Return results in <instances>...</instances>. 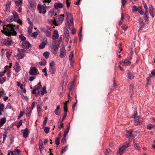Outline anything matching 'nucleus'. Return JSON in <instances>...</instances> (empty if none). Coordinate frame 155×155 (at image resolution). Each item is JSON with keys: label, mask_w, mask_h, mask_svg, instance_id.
I'll list each match as a JSON object with an SVG mask.
<instances>
[{"label": "nucleus", "mask_w": 155, "mask_h": 155, "mask_svg": "<svg viewBox=\"0 0 155 155\" xmlns=\"http://www.w3.org/2000/svg\"><path fill=\"white\" fill-rule=\"evenodd\" d=\"M54 34L52 37V39L53 40H55L57 39L59 37L58 31L57 30H54Z\"/></svg>", "instance_id": "obj_16"}, {"label": "nucleus", "mask_w": 155, "mask_h": 155, "mask_svg": "<svg viewBox=\"0 0 155 155\" xmlns=\"http://www.w3.org/2000/svg\"><path fill=\"white\" fill-rule=\"evenodd\" d=\"M7 21L8 22H11L14 21H15V19L13 16H9L8 18H7Z\"/></svg>", "instance_id": "obj_32"}, {"label": "nucleus", "mask_w": 155, "mask_h": 155, "mask_svg": "<svg viewBox=\"0 0 155 155\" xmlns=\"http://www.w3.org/2000/svg\"><path fill=\"white\" fill-rule=\"evenodd\" d=\"M67 148H68V146H66L64 147L63 148H62V150H61V153L62 154H63V153L67 151Z\"/></svg>", "instance_id": "obj_47"}, {"label": "nucleus", "mask_w": 155, "mask_h": 155, "mask_svg": "<svg viewBox=\"0 0 155 155\" xmlns=\"http://www.w3.org/2000/svg\"><path fill=\"white\" fill-rule=\"evenodd\" d=\"M12 13L13 14V16L15 19V21H16L17 23L20 24H21V22L20 21V20H18L19 16L17 12L14 11L13 12H12Z\"/></svg>", "instance_id": "obj_10"}, {"label": "nucleus", "mask_w": 155, "mask_h": 155, "mask_svg": "<svg viewBox=\"0 0 155 155\" xmlns=\"http://www.w3.org/2000/svg\"><path fill=\"white\" fill-rule=\"evenodd\" d=\"M55 144L57 145H59L60 143V139H59L57 137L56 138L55 140Z\"/></svg>", "instance_id": "obj_55"}, {"label": "nucleus", "mask_w": 155, "mask_h": 155, "mask_svg": "<svg viewBox=\"0 0 155 155\" xmlns=\"http://www.w3.org/2000/svg\"><path fill=\"white\" fill-rule=\"evenodd\" d=\"M41 32L44 33L46 35V36L47 37H49L50 36L51 33L50 31L47 30V28H45L41 27L40 29Z\"/></svg>", "instance_id": "obj_7"}, {"label": "nucleus", "mask_w": 155, "mask_h": 155, "mask_svg": "<svg viewBox=\"0 0 155 155\" xmlns=\"http://www.w3.org/2000/svg\"><path fill=\"white\" fill-rule=\"evenodd\" d=\"M19 38L21 40V41H23V42L25 41L26 39V38L24 37L22 34L19 35Z\"/></svg>", "instance_id": "obj_36"}, {"label": "nucleus", "mask_w": 155, "mask_h": 155, "mask_svg": "<svg viewBox=\"0 0 155 155\" xmlns=\"http://www.w3.org/2000/svg\"><path fill=\"white\" fill-rule=\"evenodd\" d=\"M134 120L137 122H140V117L138 116H137L134 117Z\"/></svg>", "instance_id": "obj_60"}, {"label": "nucleus", "mask_w": 155, "mask_h": 155, "mask_svg": "<svg viewBox=\"0 0 155 155\" xmlns=\"http://www.w3.org/2000/svg\"><path fill=\"white\" fill-rule=\"evenodd\" d=\"M21 131L23 133V137L25 138H27L29 133L28 128H26L25 130H22Z\"/></svg>", "instance_id": "obj_18"}, {"label": "nucleus", "mask_w": 155, "mask_h": 155, "mask_svg": "<svg viewBox=\"0 0 155 155\" xmlns=\"http://www.w3.org/2000/svg\"><path fill=\"white\" fill-rule=\"evenodd\" d=\"M29 74L32 75H35L38 74V71L35 67H31L29 71Z\"/></svg>", "instance_id": "obj_6"}, {"label": "nucleus", "mask_w": 155, "mask_h": 155, "mask_svg": "<svg viewBox=\"0 0 155 155\" xmlns=\"http://www.w3.org/2000/svg\"><path fill=\"white\" fill-rule=\"evenodd\" d=\"M1 79L2 82V84L6 80V78L5 77H3L2 78H0Z\"/></svg>", "instance_id": "obj_64"}, {"label": "nucleus", "mask_w": 155, "mask_h": 155, "mask_svg": "<svg viewBox=\"0 0 155 155\" xmlns=\"http://www.w3.org/2000/svg\"><path fill=\"white\" fill-rule=\"evenodd\" d=\"M64 35H69V32L67 28L65 27L64 28Z\"/></svg>", "instance_id": "obj_37"}, {"label": "nucleus", "mask_w": 155, "mask_h": 155, "mask_svg": "<svg viewBox=\"0 0 155 155\" xmlns=\"http://www.w3.org/2000/svg\"><path fill=\"white\" fill-rule=\"evenodd\" d=\"M49 71L53 74H55L56 72V68L54 62L53 61H51L49 64Z\"/></svg>", "instance_id": "obj_4"}, {"label": "nucleus", "mask_w": 155, "mask_h": 155, "mask_svg": "<svg viewBox=\"0 0 155 155\" xmlns=\"http://www.w3.org/2000/svg\"><path fill=\"white\" fill-rule=\"evenodd\" d=\"M145 16H144V20L145 22L147 23L148 21V13H147L146 14V13H145Z\"/></svg>", "instance_id": "obj_38"}, {"label": "nucleus", "mask_w": 155, "mask_h": 155, "mask_svg": "<svg viewBox=\"0 0 155 155\" xmlns=\"http://www.w3.org/2000/svg\"><path fill=\"white\" fill-rule=\"evenodd\" d=\"M54 113L57 115H59L60 114L61 110L60 108V106L59 105H58L57 106L56 108L54 110Z\"/></svg>", "instance_id": "obj_24"}, {"label": "nucleus", "mask_w": 155, "mask_h": 155, "mask_svg": "<svg viewBox=\"0 0 155 155\" xmlns=\"http://www.w3.org/2000/svg\"><path fill=\"white\" fill-rule=\"evenodd\" d=\"M36 3L35 0H30L29 1V6L30 8H35L36 7Z\"/></svg>", "instance_id": "obj_13"}, {"label": "nucleus", "mask_w": 155, "mask_h": 155, "mask_svg": "<svg viewBox=\"0 0 155 155\" xmlns=\"http://www.w3.org/2000/svg\"><path fill=\"white\" fill-rule=\"evenodd\" d=\"M132 132L133 130H129L127 131L126 136L127 138L131 137Z\"/></svg>", "instance_id": "obj_31"}, {"label": "nucleus", "mask_w": 155, "mask_h": 155, "mask_svg": "<svg viewBox=\"0 0 155 155\" xmlns=\"http://www.w3.org/2000/svg\"><path fill=\"white\" fill-rule=\"evenodd\" d=\"M64 38L65 41H68L69 40V35H64Z\"/></svg>", "instance_id": "obj_50"}, {"label": "nucleus", "mask_w": 155, "mask_h": 155, "mask_svg": "<svg viewBox=\"0 0 155 155\" xmlns=\"http://www.w3.org/2000/svg\"><path fill=\"white\" fill-rule=\"evenodd\" d=\"M123 63V65L124 66H127L130 64L131 62L130 61L128 60V59H126L124 61L121 62V64Z\"/></svg>", "instance_id": "obj_22"}, {"label": "nucleus", "mask_w": 155, "mask_h": 155, "mask_svg": "<svg viewBox=\"0 0 155 155\" xmlns=\"http://www.w3.org/2000/svg\"><path fill=\"white\" fill-rule=\"evenodd\" d=\"M1 44L3 45H10L13 44L12 38L11 37L7 38L5 39L2 40L1 41Z\"/></svg>", "instance_id": "obj_2"}, {"label": "nucleus", "mask_w": 155, "mask_h": 155, "mask_svg": "<svg viewBox=\"0 0 155 155\" xmlns=\"http://www.w3.org/2000/svg\"><path fill=\"white\" fill-rule=\"evenodd\" d=\"M17 56L19 59H22L25 56V55L22 53H19L17 54Z\"/></svg>", "instance_id": "obj_35"}, {"label": "nucleus", "mask_w": 155, "mask_h": 155, "mask_svg": "<svg viewBox=\"0 0 155 155\" xmlns=\"http://www.w3.org/2000/svg\"><path fill=\"white\" fill-rule=\"evenodd\" d=\"M21 152L20 150L18 149H15L13 151H11V155H19Z\"/></svg>", "instance_id": "obj_17"}, {"label": "nucleus", "mask_w": 155, "mask_h": 155, "mask_svg": "<svg viewBox=\"0 0 155 155\" xmlns=\"http://www.w3.org/2000/svg\"><path fill=\"white\" fill-rule=\"evenodd\" d=\"M48 120V118L47 117H45V118L43 122V125L45 126L47 123V122Z\"/></svg>", "instance_id": "obj_62"}, {"label": "nucleus", "mask_w": 155, "mask_h": 155, "mask_svg": "<svg viewBox=\"0 0 155 155\" xmlns=\"http://www.w3.org/2000/svg\"><path fill=\"white\" fill-rule=\"evenodd\" d=\"M143 5H144V7L145 8V13H146V14L147 13H148V9L147 8V5L146 3H144Z\"/></svg>", "instance_id": "obj_42"}, {"label": "nucleus", "mask_w": 155, "mask_h": 155, "mask_svg": "<svg viewBox=\"0 0 155 155\" xmlns=\"http://www.w3.org/2000/svg\"><path fill=\"white\" fill-rule=\"evenodd\" d=\"M50 129V128L48 127H45L44 129V131L45 133L47 134L48 133Z\"/></svg>", "instance_id": "obj_52"}, {"label": "nucleus", "mask_w": 155, "mask_h": 155, "mask_svg": "<svg viewBox=\"0 0 155 155\" xmlns=\"http://www.w3.org/2000/svg\"><path fill=\"white\" fill-rule=\"evenodd\" d=\"M49 52L48 51L45 52L43 54V56L46 59H48L49 58Z\"/></svg>", "instance_id": "obj_34"}, {"label": "nucleus", "mask_w": 155, "mask_h": 155, "mask_svg": "<svg viewBox=\"0 0 155 155\" xmlns=\"http://www.w3.org/2000/svg\"><path fill=\"white\" fill-rule=\"evenodd\" d=\"M66 14L67 16V20L68 22V23H73V21L71 14L69 12H67Z\"/></svg>", "instance_id": "obj_8"}, {"label": "nucleus", "mask_w": 155, "mask_h": 155, "mask_svg": "<svg viewBox=\"0 0 155 155\" xmlns=\"http://www.w3.org/2000/svg\"><path fill=\"white\" fill-rule=\"evenodd\" d=\"M134 88L133 86L132 85H130V92L131 94V95H132L134 93Z\"/></svg>", "instance_id": "obj_30"}, {"label": "nucleus", "mask_w": 155, "mask_h": 155, "mask_svg": "<svg viewBox=\"0 0 155 155\" xmlns=\"http://www.w3.org/2000/svg\"><path fill=\"white\" fill-rule=\"evenodd\" d=\"M14 26L12 24L5 25L3 26V30L1 31L8 36L11 35H16V32L14 30Z\"/></svg>", "instance_id": "obj_1"}, {"label": "nucleus", "mask_w": 155, "mask_h": 155, "mask_svg": "<svg viewBox=\"0 0 155 155\" xmlns=\"http://www.w3.org/2000/svg\"><path fill=\"white\" fill-rule=\"evenodd\" d=\"M14 68L16 72H18L21 70V68L18 62L15 63Z\"/></svg>", "instance_id": "obj_21"}, {"label": "nucleus", "mask_w": 155, "mask_h": 155, "mask_svg": "<svg viewBox=\"0 0 155 155\" xmlns=\"http://www.w3.org/2000/svg\"><path fill=\"white\" fill-rule=\"evenodd\" d=\"M47 44V42L43 41L42 42L40 45L39 46V49H42L44 48L45 46Z\"/></svg>", "instance_id": "obj_28"}, {"label": "nucleus", "mask_w": 155, "mask_h": 155, "mask_svg": "<svg viewBox=\"0 0 155 155\" xmlns=\"http://www.w3.org/2000/svg\"><path fill=\"white\" fill-rule=\"evenodd\" d=\"M59 45H55L53 46V48L54 50V51H56V50H58L59 47Z\"/></svg>", "instance_id": "obj_46"}, {"label": "nucleus", "mask_w": 155, "mask_h": 155, "mask_svg": "<svg viewBox=\"0 0 155 155\" xmlns=\"http://www.w3.org/2000/svg\"><path fill=\"white\" fill-rule=\"evenodd\" d=\"M24 112L23 111H21L20 113V114L18 117V119H19L21 117H22L24 114Z\"/></svg>", "instance_id": "obj_58"}, {"label": "nucleus", "mask_w": 155, "mask_h": 155, "mask_svg": "<svg viewBox=\"0 0 155 155\" xmlns=\"http://www.w3.org/2000/svg\"><path fill=\"white\" fill-rule=\"evenodd\" d=\"M138 12L141 15H143L144 14V12L142 8L141 7H139V9Z\"/></svg>", "instance_id": "obj_41"}, {"label": "nucleus", "mask_w": 155, "mask_h": 155, "mask_svg": "<svg viewBox=\"0 0 155 155\" xmlns=\"http://www.w3.org/2000/svg\"><path fill=\"white\" fill-rule=\"evenodd\" d=\"M74 55L73 52H71V54H70L69 56V60L71 61V63L72 60L74 57Z\"/></svg>", "instance_id": "obj_45"}, {"label": "nucleus", "mask_w": 155, "mask_h": 155, "mask_svg": "<svg viewBox=\"0 0 155 155\" xmlns=\"http://www.w3.org/2000/svg\"><path fill=\"white\" fill-rule=\"evenodd\" d=\"M54 14V11L53 9H51L49 11L48 13V15L50 16H52Z\"/></svg>", "instance_id": "obj_39"}, {"label": "nucleus", "mask_w": 155, "mask_h": 155, "mask_svg": "<svg viewBox=\"0 0 155 155\" xmlns=\"http://www.w3.org/2000/svg\"><path fill=\"white\" fill-rule=\"evenodd\" d=\"M120 20V21L119 23V25H121L122 24L123 21L124 20V15L122 13L121 14Z\"/></svg>", "instance_id": "obj_43"}, {"label": "nucleus", "mask_w": 155, "mask_h": 155, "mask_svg": "<svg viewBox=\"0 0 155 155\" xmlns=\"http://www.w3.org/2000/svg\"><path fill=\"white\" fill-rule=\"evenodd\" d=\"M11 66V63L10 64ZM11 67V66L10 67H9V66L6 65L5 66V70L4 71V72H5V73L6 72V71H8V69H10V68Z\"/></svg>", "instance_id": "obj_49"}, {"label": "nucleus", "mask_w": 155, "mask_h": 155, "mask_svg": "<svg viewBox=\"0 0 155 155\" xmlns=\"http://www.w3.org/2000/svg\"><path fill=\"white\" fill-rule=\"evenodd\" d=\"M134 144L135 149L136 150H139L140 149V147L139 145L137 143L134 142Z\"/></svg>", "instance_id": "obj_44"}, {"label": "nucleus", "mask_w": 155, "mask_h": 155, "mask_svg": "<svg viewBox=\"0 0 155 155\" xmlns=\"http://www.w3.org/2000/svg\"><path fill=\"white\" fill-rule=\"evenodd\" d=\"M22 120H21L17 124V127L18 128H19L22 125Z\"/></svg>", "instance_id": "obj_57"}, {"label": "nucleus", "mask_w": 155, "mask_h": 155, "mask_svg": "<svg viewBox=\"0 0 155 155\" xmlns=\"http://www.w3.org/2000/svg\"><path fill=\"white\" fill-rule=\"evenodd\" d=\"M63 6V4L59 2L55 3L54 5V8L56 9L61 8H62Z\"/></svg>", "instance_id": "obj_20"}, {"label": "nucleus", "mask_w": 155, "mask_h": 155, "mask_svg": "<svg viewBox=\"0 0 155 155\" xmlns=\"http://www.w3.org/2000/svg\"><path fill=\"white\" fill-rule=\"evenodd\" d=\"M111 151V150L110 148H107L106 149V151L104 152L105 155H108L109 153Z\"/></svg>", "instance_id": "obj_48"}, {"label": "nucleus", "mask_w": 155, "mask_h": 155, "mask_svg": "<svg viewBox=\"0 0 155 155\" xmlns=\"http://www.w3.org/2000/svg\"><path fill=\"white\" fill-rule=\"evenodd\" d=\"M132 7L133 8V9H132L133 12L138 11L139 9V7H137L136 5H133Z\"/></svg>", "instance_id": "obj_40"}, {"label": "nucleus", "mask_w": 155, "mask_h": 155, "mask_svg": "<svg viewBox=\"0 0 155 155\" xmlns=\"http://www.w3.org/2000/svg\"><path fill=\"white\" fill-rule=\"evenodd\" d=\"M130 145V144L129 143L127 142L125 145L119 148V150L117 151V153L118 154H121L123 153L125 151L126 149Z\"/></svg>", "instance_id": "obj_3"}, {"label": "nucleus", "mask_w": 155, "mask_h": 155, "mask_svg": "<svg viewBox=\"0 0 155 155\" xmlns=\"http://www.w3.org/2000/svg\"><path fill=\"white\" fill-rule=\"evenodd\" d=\"M46 61L45 60H44L39 62V64L41 65H46Z\"/></svg>", "instance_id": "obj_53"}, {"label": "nucleus", "mask_w": 155, "mask_h": 155, "mask_svg": "<svg viewBox=\"0 0 155 155\" xmlns=\"http://www.w3.org/2000/svg\"><path fill=\"white\" fill-rule=\"evenodd\" d=\"M46 88V86H44L42 88V90H41V92H40V94H39V95H41V96H42L44 94L47 93Z\"/></svg>", "instance_id": "obj_25"}, {"label": "nucleus", "mask_w": 155, "mask_h": 155, "mask_svg": "<svg viewBox=\"0 0 155 155\" xmlns=\"http://www.w3.org/2000/svg\"><path fill=\"white\" fill-rule=\"evenodd\" d=\"M34 88L37 91H38L37 94H40V91H39L41 88H42L41 83L40 82H39L34 87Z\"/></svg>", "instance_id": "obj_12"}, {"label": "nucleus", "mask_w": 155, "mask_h": 155, "mask_svg": "<svg viewBox=\"0 0 155 155\" xmlns=\"http://www.w3.org/2000/svg\"><path fill=\"white\" fill-rule=\"evenodd\" d=\"M15 2L17 6H19L22 3V0H15Z\"/></svg>", "instance_id": "obj_33"}, {"label": "nucleus", "mask_w": 155, "mask_h": 155, "mask_svg": "<svg viewBox=\"0 0 155 155\" xmlns=\"http://www.w3.org/2000/svg\"><path fill=\"white\" fill-rule=\"evenodd\" d=\"M26 109L27 112L26 113V115L27 116L30 117L32 110L31 109L30 107H27Z\"/></svg>", "instance_id": "obj_26"}, {"label": "nucleus", "mask_w": 155, "mask_h": 155, "mask_svg": "<svg viewBox=\"0 0 155 155\" xmlns=\"http://www.w3.org/2000/svg\"><path fill=\"white\" fill-rule=\"evenodd\" d=\"M67 105L66 104H64V113L67 114Z\"/></svg>", "instance_id": "obj_54"}, {"label": "nucleus", "mask_w": 155, "mask_h": 155, "mask_svg": "<svg viewBox=\"0 0 155 155\" xmlns=\"http://www.w3.org/2000/svg\"><path fill=\"white\" fill-rule=\"evenodd\" d=\"M134 76L133 74L130 72H128L127 73V77L130 79H132L134 78Z\"/></svg>", "instance_id": "obj_27"}, {"label": "nucleus", "mask_w": 155, "mask_h": 155, "mask_svg": "<svg viewBox=\"0 0 155 155\" xmlns=\"http://www.w3.org/2000/svg\"><path fill=\"white\" fill-rule=\"evenodd\" d=\"M154 126L152 124H149L147 126V128L148 129H150L151 128L153 127Z\"/></svg>", "instance_id": "obj_61"}, {"label": "nucleus", "mask_w": 155, "mask_h": 155, "mask_svg": "<svg viewBox=\"0 0 155 155\" xmlns=\"http://www.w3.org/2000/svg\"><path fill=\"white\" fill-rule=\"evenodd\" d=\"M41 106V104H38L37 106V111L38 115L39 117H41L42 115Z\"/></svg>", "instance_id": "obj_23"}, {"label": "nucleus", "mask_w": 155, "mask_h": 155, "mask_svg": "<svg viewBox=\"0 0 155 155\" xmlns=\"http://www.w3.org/2000/svg\"><path fill=\"white\" fill-rule=\"evenodd\" d=\"M31 46L30 43L27 41H25L23 42L22 44V47L24 48L28 49Z\"/></svg>", "instance_id": "obj_11"}, {"label": "nucleus", "mask_w": 155, "mask_h": 155, "mask_svg": "<svg viewBox=\"0 0 155 155\" xmlns=\"http://www.w3.org/2000/svg\"><path fill=\"white\" fill-rule=\"evenodd\" d=\"M37 8L40 13L45 14L46 12L45 7L43 5H41L40 4L38 5Z\"/></svg>", "instance_id": "obj_5"}, {"label": "nucleus", "mask_w": 155, "mask_h": 155, "mask_svg": "<svg viewBox=\"0 0 155 155\" xmlns=\"http://www.w3.org/2000/svg\"><path fill=\"white\" fill-rule=\"evenodd\" d=\"M38 35V33L36 32H33L31 35V36L34 37V38H36Z\"/></svg>", "instance_id": "obj_56"}, {"label": "nucleus", "mask_w": 155, "mask_h": 155, "mask_svg": "<svg viewBox=\"0 0 155 155\" xmlns=\"http://www.w3.org/2000/svg\"><path fill=\"white\" fill-rule=\"evenodd\" d=\"M149 12L150 16L153 18L154 16L155 12L154 11V8L152 5H150L149 7Z\"/></svg>", "instance_id": "obj_14"}, {"label": "nucleus", "mask_w": 155, "mask_h": 155, "mask_svg": "<svg viewBox=\"0 0 155 155\" xmlns=\"http://www.w3.org/2000/svg\"><path fill=\"white\" fill-rule=\"evenodd\" d=\"M6 119L5 118H2L0 120V127H2L5 123Z\"/></svg>", "instance_id": "obj_29"}, {"label": "nucleus", "mask_w": 155, "mask_h": 155, "mask_svg": "<svg viewBox=\"0 0 155 155\" xmlns=\"http://www.w3.org/2000/svg\"><path fill=\"white\" fill-rule=\"evenodd\" d=\"M64 14L58 16L57 19V21L58 22V23L61 24L62 23L64 19Z\"/></svg>", "instance_id": "obj_19"}, {"label": "nucleus", "mask_w": 155, "mask_h": 155, "mask_svg": "<svg viewBox=\"0 0 155 155\" xmlns=\"http://www.w3.org/2000/svg\"><path fill=\"white\" fill-rule=\"evenodd\" d=\"M4 105L3 104H0V110L3 111L4 109Z\"/></svg>", "instance_id": "obj_63"}, {"label": "nucleus", "mask_w": 155, "mask_h": 155, "mask_svg": "<svg viewBox=\"0 0 155 155\" xmlns=\"http://www.w3.org/2000/svg\"><path fill=\"white\" fill-rule=\"evenodd\" d=\"M78 35L79 36V40L80 41H81V38L82 37V32L79 31L78 33Z\"/></svg>", "instance_id": "obj_59"}, {"label": "nucleus", "mask_w": 155, "mask_h": 155, "mask_svg": "<svg viewBox=\"0 0 155 155\" xmlns=\"http://www.w3.org/2000/svg\"><path fill=\"white\" fill-rule=\"evenodd\" d=\"M70 128V126L69 125L68 127L67 128V130L64 133V136H66L68 135L69 130Z\"/></svg>", "instance_id": "obj_51"}, {"label": "nucleus", "mask_w": 155, "mask_h": 155, "mask_svg": "<svg viewBox=\"0 0 155 155\" xmlns=\"http://www.w3.org/2000/svg\"><path fill=\"white\" fill-rule=\"evenodd\" d=\"M66 50L64 46H61L60 48V53L59 56L61 58L64 57L66 55Z\"/></svg>", "instance_id": "obj_9"}, {"label": "nucleus", "mask_w": 155, "mask_h": 155, "mask_svg": "<svg viewBox=\"0 0 155 155\" xmlns=\"http://www.w3.org/2000/svg\"><path fill=\"white\" fill-rule=\"evenodd\" d=\"M139 21L140 26V29L138 30V31H139L140 30L142 29L144 27L145 25L143 22V20L142 18H139Z\"/></svg>", "instance_id": "obj_15"}]
</instances>
